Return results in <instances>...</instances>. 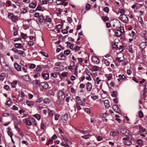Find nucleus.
Masks as SVG:
<instances>
[{
    "instance_id": "1",
    "label": "nucleus",
    "mask_w": 147,
    "mask_h": 147,
    "mask_svg": "<svg viewBox=\"0 0 147 147\" xmlns=\"http://www.w3.org/2000/svg\"><path fill=\"white\" fill-rule=\"evenodd\" d=\"M119 19L124 23H127L128 21V17L125 14H121L119 17Z\"/></svg>"
},
{
    "instance_id": "2",
    "label": "nucleus",
    "mask_w": 147,
    "mask_h": 147,
    "mask_svg": "<svg viewBox=\"0 0 147 147\" xmlns=\"http://www.w3.org/2000/svg\"><path fill=\"white\" fill-rule=\"evenodd\" d=\"M80 133L84 135V136H82V138L84 139H87L89 138L91 136L89 133L86 131L81 130L80 131Z\"/></svg>"
},
{
    "instance_id": "3",
    "label": "nucleus",
    "mask_w": 147,
    "mask_h": 147,
    "mask_svg": "<svg viewBox=\"0 0 147 147\" xmlns=\"http://www.w3.org/2000/svg\"><path fill=\"white\" fill-rule=\"evenodd\" d=\"M8 18L11 20L13 22H16L18 18V17L14 15L13 13H9L8 15Z\"/></svg>"
},
{
    "instance_id": "4",
    "label": "nucleus",
    "mask_w": 147,
    "mask_h": 147,
    "mask_svg": "<svg viewBox=\"0 0 147 147\" xmlns=\"http://www.w3.org/2000/svg\"><path fill=\"white\" fill-rule=\"evenodd\" d=\"M80 105L84 106L85 105V103L84 102H83L82 101H81L80 102H78L77 103L76 106H74L75 111H76V108L78 110H80L81 109V107Z\"/></svg>"
},
{
    "instance_id": "5",
    "label": "nucleus",
    "mask_w": 147,
    "mask_h": 147,
    "mask_svg": "<svg viewBox=\"0 0 147 147\" xmlns=\"http://www.w3.org/2000/svg\"><path fill=\"white\" fill-rule=\"evenodd\" d=\"M124 32L123 28L121 27L120 28V30H117L116 31L115 33V35L117 37H119Z\"/></svg>"
},
{
    "instance_id": "6",
    "label": "nucleus",
    "mask_w": 147,
    "mask_h": 147,
    "mask_svg": "<svg viewBox=\"0 0 147 147\" xmlns=\"http://www.w3.org/2000/svg\"><path fill=\"white\" fill-rule=\"evenodd\" d=\"M58 98L60 100H62L64 99L65 97V94L63 92L60 91L58 93Z\"/></svg>"
},
{
    "instance_id": "7",
    "label": "nucleus",
    "mask_w": 147,
    "mask_h": 147,
    "mask_svg": "<svg viewBox=\"0 0 147 147\" xmlns=\"http://www.w3.org/2000/svg\"><path fill=\"white\" fill-rule=\"evenodd\" d=\"M39 86L41 89H46L48 87V85L46 82H42L39 84Z\"/></svg>"
},
{
    "instance_id": "8",
    "label": "nucleus",
    "mask_w": 147,
    "mask_h": 147,
    "mask_svg": "<svg viewBox=\"0 0 147 147\" xmlns=\"http://www.w3.org/2000/svg\"><path fill=\"white\" fill-rule=\"evenodd\" d=\"M11 50L14 52L17 53L18 55L21 56H22L24 53V52L23 51L18 50L15 48H13L11 49Z\"/></svg>"
},
{
    "instance_id": "9",
    "label": "nucleus",
    "mask_w": 147,
    "mask_h": 147,
    "mask_svg": "<svg viewBox=\"0 0 147 147\" xmlns=\"http://www.w3.org/2000/svg\"><path fill=\"white\" fill-rule=\"evenodd\" d=\"M92 62L95 64H98L100 63V59L99 58L95 56H93L92 57Z\"/></svg>"
},
{
    "instance_id": "10",
    "label": "nucleus",
    "mask_w": 147,
    "mask_h": 147,
    "mask_svg": "<svg viewBox=\"0 0 147 147\" xmlns=\"http://www.w3.org/2000/svg\"><path fill=\"white\" fill-rule=\"evenodd\" d=\"M23 121L27 125L30 126L32 124V122L30 121V119L29 118L24 119L23 120Z\"/></svg>"
},
{
    "instance_id": "11",
    "label": "nucleus",
    "mask_w": 147,
    "mask_h": 147,
    "mask_svg": "<svg viewBox=\"0 0 147 147\" xmlns=\"http://www.w3.org/2000/svg\"><path fill=\"white\" fill-rule=\"evenodd\" d=\"M123 140H125L124 142V144L127 145H129L132 144L131 142L129 140L128 138H123Z\"/></svg>"
},
{
    "instance_id": "12",
    "label": "nucleus",
    "mask_w": 147,
    "mask_h": 147,
    "mask_svg": "<svg viewBox=\"0 0 147 147\" xmlns=\"http://www.w3.org/2000/svg\"><path fill=\"white\" fill-rule=\"evenodd\" d=\"M113 110L115 112L119 114L121 113L119 108L117 105H114L113 106Z\"/></svg>"
},
{
    "instance_id": "13",
    "label": "nucleus",
    "mask_w": 147,
    "mask_h": 147,
    "mask_svg": "<svg viewBox=\"0 0 147 147\" xmlns=\"http://www.w3.org/2000/svg\"><path fill=\"white\" fill-rule=\"evenodd\" d=\"M102 81V80L101 79H100V78L99 77H97L96 78V79L95 80V82L96 84H100L101 83V85L99 87V89H100L101 88L102 86V83H101L100 82Z\"/></svg>"
},
{
    "instance_id": "14",
    "label": "nucleus",
    "mask_w": 147,
    "mask_h": 147,
    "mask_svg": "<svg viewBox=\"0 0 147 147\" xmlns=\"http://www.w3.org/2000/svg\"><path fill=\"white\" fill-rule=\"evenodd\" d=\"M25 96V94L24 92H22L20 94L18 97V99L20 101H21L23 100Z\"/></svg>"
},
{
    "instance_id": "15",
    "label": "nucleus",
    "mask_w": 147,
    "mask_h": 147,
    "mask_svg": "<svg viewBox=\"0 0 147 147\" xmlns=\"http://www.w3.org/2000/svg\"><path fill=\"white\" fill-rule=\"evenodd\" d=\"M58 58L61 60H65L66 59V57L63 53H61L58 56Z\"/></svg>"
},
{
    "instance_id": "16",
    "label": "nucleus",
    "mask_w": 147,
    "mask_h": 147,
    "mask_svg": "<svg viewBox=\"0 0 147 147\" xmlns=\"http://www.w3.org/2000/svg\"><path fill=\"white\" fill-rule=\"evenodd\" d=\"M121 132L123 134H125L126 136H128L129 131L127 129L122 128L121 129Z\"/></svg>"
},
{
    "instance_id": "17",
    "label": "nucleus",
    "mask_w": 147,
    "mask_h": 147,
    "mask_svg": "<svg viewBox=\"0 0 147 147\" xmlns=\"http://www.w3.org/2000/svg\"><path fill=\"white\" fill-rule=\"evenodd\" d=\"M86 88L88 91H91L92 89V85L90 82H88L87 83Z\"/></svg>"
},
{
    "instance_id": "18",
    "label": "nucleus",
    "mask_w": 147,
    "mask_h": 147,
    "mask_svg": "<svg viewBox=\"0 0 147 147\" xmlns=\"http://www.w3.org/2000/svg\"><path fill=\"white\" fill-rule=\"evenodd\" d=\"M66 43L67 44V46L68 48L71 50H74V44L71 43L68 41L66 42Z\"/></svg>"
},
{
    "instance_id": "19",
    "label": "nucleus",
    "mask_w": 147,
    "mask_h": 147,
    "mask_svg": "<svg viewBox=\"0 0 147 147\" xmlns=\"http://www.w3.org/2000/svg\"><path fill=\"white\" fill-rule=\"evenodd\" d=\"M14 66L15 68L18 71H21V67L17 63L14 64Z\"/></svg>"
},
{
    "instance_id": "20",
    "label": "nucleus",
    "mask_w": 147,
    "mask_h": 147,
    "mask_svg": "<svg viewBox=\"0 0 147 147\" xmlns=\"http://www.w3.org/2000/svg\"><path fill=\"white\" fill-rule=\"evenodd\" d=\"M61 119L63 121L65 122L68 120V114L67 113H65L64 115L62 117Z\"/></svg>"
},
{
    "instance_id": "21",
    "label": "nucleus",
    "mask_w": 147,
    "mask_h": 147,
    "mask_svg": "<svg viewBox=\"0 0 147 147\" xmlns=\"http://www.w3.org/2000/svg\"><path fill=\"white\" fill-rule=\"evenodd\" d=\"M35 70V72L37 74H39L41 71V68L40 65H38Z\"/></svg>"
},
{
    "instance_id": "22",
    "label": "nucleus",
    "mask_w": 147,
    "mask_h": 147,
    "mask_svg": "<svg viewBox=\"0 0 147 147\" xmlns=\"http://www.w3.org/2000/svg\"><path fill=\"white\" fill-rule=\"evenodd\" d=\"M42 76L43 78L45 80H47L49 79V74H48L42 73Z\"/></svg>"
},
{
    "instance_id": "23",
    "label": "nucleus",
    "mask_w": 147,
    "mask_h": 147,
    "mask_svg": "<svg viewBox=\"0 0 147 147\" xmlns=\"http://www.w3.org/2000/svg\"><path fill=\"white\" fill-rule=\"evenodd\" d=\"M8 129L7 130V134L10 137H12L13 132L11 131V129L10 127H8L7 128Z\"/></svg>"
},
{
    "instance_id": "24",
    "label": "nucleus",
    "mask_w": 147,
    "mask_h": 147,
    "mask_svg": "<svg viewBox=\"0 0 147 147\" xmlns=\"http://www.w3.org/2000/svg\"><path fill=\"white\" fill-rule=\"evenodd\" d=\"M18 82V81L15 80L13 81L12 82H11V84L12 87L13 88H16Z\"/></svg>"
},
{
    "instance_id": "25",
    "label": "nucleus",
    "mask_w": 147,
    "mask_h": 147,
    "mask_svg": "<svg viewBox=\"0 0 147 147\" xmlns=\"http://www.w3.org/2000/svg\"><path fill=\"white\" fill-rule=\"evenodd\" d=\"M22 78L25 81H29L30 80L29 76L28 75H25L22 76Z\"/></svg>"
},
{
    "instance_id": "26",
    "label": "nucleus",
    "mask_w": 147,
    "mask_h": 147,
    "mask_svg": "<svg viewBox=\"0 0 147 147\" xmlns=\"http://www.w3.org/2000/svg\"><path fill=\"white\" fill-rule=\"evenodd\" d=\"M104 104L105 107L107 108H108L109 106V101L108 100H105L104 101Z\"/></svg>"
},
{
    "instance_id": "27",
    "label": "nucleus",
    "mask_w": 147,
    "mask_h": 147,
    "mask_svg": "<svg viewBox=\"0 0 147 147\" xmlns=\"http://www.w3.org/2000/svg\"><path fill=\"white\" fill-rule=\"evenodd\" d=\"M37 4L36 3H31L29 4V6L31 8H34L36 6Z\"/></svg>"
},
{
    "instance_id": "28",
    "label": "nucleus",
    "mask_w": 147,
    "mask_h": 147,
    "mask_svg": "<svg viewBox=\"0 0 147 147\" xmlns=\"http://www.w3.org/2000/svg\"><path fill=\"white\" fill-rule=\"evenodd\" d=\"M26 103L28 106L31 107H32L34 104L33 102L30 101L28 100H27Z\"/></svg>"
},
{
    "instance_id": "29",
    "label": "nucleus",
    "mask_w": 147,
    "mask_h": 147,
    "mask_svg": "<svg viewBox=\"0 0 147 147\" xmlns=\"http://www.w3.org/2000/svg\"><path fill=\"white\" fill-rule=\"evenodd\" d=\"M147 44L144 42H142L140 44V47L142 49L145 48Z\"/></svg>"
},
{
    "instance_id": "30",
    "label": "nucleus",
    "mask_w": 147,
    "mask_h": 147,
    "mask_svg": "<svg viewBox=\"0 0 147 147\" xmlns=\"http://www.w3.org/2000/svg\"><path fill=\"white\" fill-rule=\"evenodd\" d=\"M12 105L11 100L9 98V100H7L6 103L5 105L8 107Z\"/></svg>"
},
{
    "instance_id": "31",
    "label": "nucleus",
    "mask_w": 147,
    "mask_h": 147,
    "mask_svg": "<svg viewBox=\"0 0 147 147\" xmlns=\"http://www.w3.org/2000/svg\"><path fill=\"white\" fill-rule=\"evenodd\" d=\"M61 28V24H59L56 26V29L58 33L60 32V29Z\"/></svg>"
},
{
    "instance_id": "32",
    "label": "nucleus",
    "mask_w": 147,
    "mask_h": 147,
    "mask_svg": "<svg viewBox=\"0 0 147 147\" xmlns=\"http://www.w3.org/2000/svg\"><path fill=\"white\" fill-rule=\"evenodd\" d=\"M48 112L49 116H52L53 115L54 112L53 111L51 110L50 109H49L48 110Z\"/></svg>"
},
{
    "instance_id": "33",
    "label": "nucleus",
    "mask_w": 147,
    "mask_h": 147,
    "mask_svg": "<svg viewBox=\"0 0 147 147\" xmlns=\"http://www.w3.org/2000/svg\"><path fill=\"white\" fill-rule=\"evenodd\" d=\"M119 132L117 131H112L110 132V135L113 136H115L118 134Z\"/></svg>"
},
{
    "instance_id": "34",
    "label": "nucleus",
    "mask_w": 147,
    "mask_h": 147,
    "mask_svg": "<svg viewBox=\"0 0 147 147\" xmlns=\"http://www.w3.org/2000/svg\"><path fill=\"white\" fill-rule=\"evenodd\" d=\"M85 72L88 76H90V75H92L91 73L90 72V71L87 68H86L85 69Z\"/></svg>"
},
{
    "instance_id": "35",
    "label": "nucleus",
    "mask_w": 147,
    "mask_h": 147,
    "mask_svg": "<svg viewBox=\"0 0 147 147\" xmlns=\"http://www.w3.org/2000/svg\"><path fill=\"white\" fill-rule=\"evenodd\" d=\"M15 3L16 5L19 7H20L21 5V2L20 0H16L13 1Z\"/></svg>"
},
{
    "instance_id": "36",
    "label": "nucleus",
    "mask_w": 147,
    "mask_h": 147,
    "mask_svg": "<svg viewBox=\"0 0 147 147\" xmlns=\"http://www.w3.org/2000/svg\"><path fill=\"white\" fill-rule=\"evenodd\" d=\"M32 83L34 85H38L40 84V82L38 80H36L33 81Z\"/></svg>"
},
{
    "instance_id": "37",
    "label": "nucleus",
    "mask_w": 147,
    "mask_h": 147,
    "mask_svg": "<svg viewBox=\"0 0 147 147\" xmlns=\"http://www.w3.org/2000/svg\"><path fill=\"white\" fill-rule=\"evenodd\" d=\"M15 47L18 49L22 48V44L21 43H15Z\"/></svg>"
},
{
    "instance_id": "38",
    "label": "nucleus",
    "mask_w": 147,
    "mask_h": 147,
    "mask_svg": "<svg viewBox=\"0 0 147 147\" xmlns=\"http://www.w3.org/2000/svg\"><path fill=\"white\" fill-rule=\"evenodd\" d=\"M117 95V93L116 91H113L111 93V95L113 97H115Z\"/></svg>"
},
{
    "instance_id": "39",
    "label": "nucleus",
    "mask_w": 147,
    "mask_h": 147,
    "mask_svg": "<svg viewBox=\"0 0 147 147\" xmlns=\"http://www.w3.org/2000/svg\"><path fill=\"white\" fill-rule=\"evenodd\" d=\"M45 20L46 21L49 22H51V18L48 16H47L45 18Z\"/></svg>"
},
{
    "instance_id": "40",
    "label": "nucleus",
    "mask_w": 147,
    "mask_h": 147,
    "mask_svg": "<svg viewBox=\"0 0 147 147\" xmlns=\"http://www.w3.org/2000/svg\"><path fill=\"white\" fill-rule=\"evenodd\" d=\"M44 103L47 104L49 103L50 102V100L48 98H46L43 100Z\"/></svg>"
},
{
    "instance_id": "41",
    "label": "nucleus",
    "mask_w": 147,
    "mask_h": 147,
    "mask_svg": "<svg viewBox=\"0 0 147 147\" xmlns=\"http://www.w3.org/2000/svg\"><path fill=\"white\" fill-rule=\"evenodd\" d=\"M147 32L146 30H143L141 33V36L144 38L145 37L146 34Z\"/></svg>"
},
{
    "instance_id": "42",
    "label": "nucleus",
    "mask_w": 147,
    "mask_h": 147,
    "mask_svg": "<svg viewBox=\"0 0 147 147\" xmlns=\"http://www.w3.org/2000/svg\"><path fill=\"white\" fill-rule=\"evenodd\" d=\"M33 116L35 117L38 120H39L41 118L40 116V115L38 114H36L33 115Z\"/></svg>"
},
{
    "instance_id": "43",
    "label": "nucleus",
    "mask_w": 147,
    "mask_h": 147,
    "mask_svg": "<svg viewBox=\"0 0 147 147\" xmlns=\"http://www.w3.org/2000/svg\"><path fill=\"white\" fill-rule=\"evenodd\" d=\"M18 131L19 133L20 134V135L22 137H23L24 136V134L22 131L18 127L17 128Z\"/></svg>"
},
{
    "instance_id": "44",
    "label": "nucleus",
    "mask_w": 147,
    "mask_h": 147,
    "mask_svg": "<svg viewBox=\"0 0 147 147\" xmlns=\"http://www.w3.org/2000/svg\"><path fill=\"white\" fill-rule=\"evenodd\" d=\"M139 129L140 131L141 132H144L146 131V129L143 128L141 126H140L139 127Z\"/></svg>"
},
{
    "instance_id": "45",
    "label": "nucleus",
    "mask_w": 147,
    "mask_h": 147,
    "mask_svg": "<svg viewBox=\"0 0 147 147\" xmlns=\"http://www.w3.org/2000/svg\"><path fill=\"white\" fill-rule=\"evenodd\" d=\"M38 20L39 22H42L44 20V18L43 17L41 16H40L38 18Z\"/></svg>"
},
{
    "instance_id": "46",
    "label": "nucleus",
    "mask_w": 147,
    "mask_h": 147,
    "mask_svg": "<svg viewBox=\"0 0 147 147\" xmlns=\"http://www.w3.org/2000/svg\"><path fill=\"white\" fill-rule=\"evenodd\" d=\"M99 67L97 66H94L92 67V69L94 71H97L99 69Z\"/></svg>"
},
{
    "instance_id": "47",
    "label": "nucleus",
    "mask_w": 147,
    "mask_h": 147,
    "mask_svg": "<svg viewBox=\"0 0 147 147\" xmlns=\"http://www.w3.org/2000/svg\"><path fill=\"white\" fill-rule=\"evenodd\" d=\"M70 51L69 49H67L64 51V53L67 55H69L70 53Z\"/></svg>"
},
{
    "instance_id": "48",
    "label": "nucleus",
    "mask_w": 147,
    "mask_h": 147,
    "mask_svg": "<svg viewBox=\"0 0 147 147\" xmlns=\"http://www.w3.org/2000/svg\"><path fill=\"white\" fill-rule=\"evenodd\" d=\"M108 115V114L107 113H102L100 114V116L102 117V118H105Z\"/></svg>"
},
{
    "instance_id": "49",
    "label": "nucleus",
    "mask_w": 147,
    "mask_h": 147,
    "mask_svg": "<svg viewBox=\"0 0 147 147\" xmlns=\"http://www.w3.org/2000/svg\"><path fill=\"white\" fill-rule=\"evenodd\" d=\"M62 0H57L56 1V3L58 5H62V3H64V2Z\"/></svg>"
},
{
    "instance_id": "50",
    "label": "nucleus",
    "mask_w": 147,
    "mask_h": 147,
    "mask_svg": "<svg viewBox=\"0 0 147 147\" xmlns=\"http://www.w3.org/2000/svg\"><path fill=\"white\" fill-rule=\"evenodd\" d=\"M60 115L59 114L56 113L55 114V120L57 121L58 119V118L60 117Z\"/></svg>"
},
{
    "instance_id": "51",
    "label": "nucleus",
    "mask_w": 147,
    "mask_h": 147,
    "mask_svg": "<svg viewBox=\"0 0 147 147\" xmlns=\"http://www.w3.org/2000/svg\"><path fill=\"white\" fill-rule=\"evenodd\" d=\"M5 78V74L4 73H2L0 74V80H3Z\"/></svg>"
},
{
    "instance_id": "52",
    "label": "nucleus",
    "mask_w": 147,
    "mask_h": 147,
    "mask_svg": "<svg viewBox=\"0 0 147 147\" xmlns=\"http://www.w3.org/2000/svg\"><path fill=\"white\" fill-rule=\"evenodd\" d=\"M40 53L42 55L45 57H47L48 56V55L46 53L43 51H41L40 52Z\"/></svg>"
},
{
    "instance_id": "53",
    "label": "nucleus",
    "mask_w": 147,
    "mask_h": 147,
    "mask_svg": "<svg viewBox=\"0 0 147 147\" xmlns=\"http://www.w3.org/2000/svg\"><path fill=\"white\" fill-rule=\"evenodd\" d=\"M128 51H129L130 52V53H133V49L132 47V46L131 45H129V46L128 47Z\"/></svg>"
},
{
    "instance_id": "54",
    "label": "nucleus",
    "mask_w": 147,
    "mask_h": 147,
    "mask_svg": "<svg viewBox=\"0 0 147 147\" xmlns=\"http://www.w3.org/2000/svg\"><path fill=\"white\" fill-rule=\"evenodd\" d=\"M125 78V76L124 75H122L121 76V77L118 78L117 80L119 82H120L121 81L122 79H124Z\"/></svg>"
},
{
    "instance_id": "55",
    "label": "nucleus",
    "mask_w": 147,
    "mask_h": 147,
    "mask_svg": "<svg viewBox=\"0 0 147 147\" xmlns=\"http://www.w3.org/2000/svg\"><path fill=\"white\" fill-rule=\"evenodd\" d=\"M43 100V98L42 97H38V99L36 100V101L38 102H40Z\"/></svg>"
},
{
    "instance_id": "56",
    "label": "nucleus",
    "mask_w": 147,
    "mask_h": 147,
    "mask_svg": "<svg viewBox=\"0 0 147 147\" xmlns=\"http://www.w3.org/2000/svg\"><path fill=\"white\" fill-rule=\"evenodd\" d=\"M107 78L108 81L110 80L112 78V74H109L108 76L107 77Z\"/></svg>"
},
{
    "instance_id": "57",
    "label": "nucleus",
    "mask_w": 147,
    "mask_h": 147,
    "mask_svg": "<svg viewBox=\"0 0 147 147\" xmlns=\"http://www.w3.org/2000/svg\"><path fill=\"white\" fill-rule=\"evenodd\" d=\"M118 12L121 14H124L125 12V10L123 9H119Z\"/></svg>"
},
{
    "instance_id": "58",
    "label": "nucleus",
    "mask_w": 147,
    "mask_h": 147,
    "mask_svg": "<svg viewBox=\"0 0 147 147\" xmlns=\"http://www.w3.org/2000/svg\"><path fill=\"white\" fill-rule=\"evenodd\" d=\"M0 63L2 67H4L7 66V64L4 61L1 62L0 61Z\"/></svg>"
},
{
    "instance_id": "59",
    "label": "nucleus",
    "mask_w": 147,
    "mask_h": 147,
    "mask_svg": "<svg viewBox=\"0 0 147 147\" xmlns=\"http://www.w3.org/2000/svg\"><path fill=\"white\" fill-rule=\"evenodd\" d=\"M21 12L22 13L24 14L27 13V11L26 8H24L21 9Z\"/></svg>"
},
{
    "instance_id": "60",
    "label": "nucleus",
    "mask_w": 147,
    "mask_h": 147,
    "mask_svg": "<svg viewBox=\"0 0 147 147\" xmlns=\"http://www.w3.org/2000/svg\"><path fill=\"white\" fill-rule=\"evenodd\" d=\"M131 34L132 35V38L134 39H135L136 38V35L135 32L133 31H132L131 32Z\"/></svg>"
},
{
    "instance_id": "61",
    "label": "nucleus",
    "mask_w": 147,
    "mask_h": 147,
    "mask_svg": "<svg viewBox=\"0 0 147 147\" xmlns=\"http://www.w3.org/2000/svg\"><path fill=\"white\" fill-rule=\"evenodd\" d=\"M21 35L23 38L26 39L27 38V36L26 34L22 33L21 34Z\"/></svg>"
},
{
    "instance_id": "62",
    "label": "nucleus",
    "mask_w": 147,
    "mask_h": 147,
    "mask_svg": "<svg viewBox=\"0 0 147 147\" xmlns=\"http://www.w3.org/2000/svg\"><path fill=\"white\" fill-rule=\"evenodd\" d=\"M103 10L105 12L108 13L109 11V8L108 7H105Z\"/></svg>"
},
{
    "instance_id": "63",
    "label": "nucleus",
    "mask_w": 147,
    "mask_h": 147,
    "mask_svg": "<svg viewBox=\"0 0 147 147\" xmlns=\"http://www.w3.org/2000/svg\"><path fill=\"white\" fill-rule=\"evenodd\" d=\"M102 18L103 20L105 22L109 20V18L107 16H105V17H102Z\"/></svg>"
},
{
    "instance_id": "64",
    "label": "nucleus",
    "mask_w": 147,
    "mask_h": 147,
    "mask_svg": "<svg viewBox=\"0 0 147 147\" xmlns=\"http://www.w3.org/2000/svg\"><path fill=\"white\" fill-rule=\"evenodd\" d=\"M51 77H53L54 78H57V75L54 73H52L51 74Z\"/></svg>"
}]
</instances>
